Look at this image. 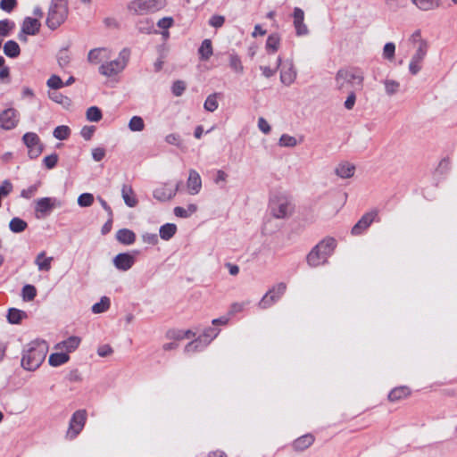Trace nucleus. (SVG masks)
Segmentation results:
<instances>
[{
    "instance_id": "1",
    "label": "nucleus",
    "mask_w": 457,
    "mask_h": 457,
    "mask_svg": "<svg viewBox=\"0 0 457 457\" xmlns=\"http://www.w3.org/2000/svg\"><path fill=\"white\" fill-rule=\"evenodd\" d=\"M129 55V50L124 48L113 58V52L111 49L99 47L88 52L87 61L93 64L101 63L99 73L105 78H113L125 69Z\"/></svg>"
},
{
    "instance_id": "2",
    "label": "nucleus",
    "mask_w": 457,
    "mask_h": 457,
    "mask_svg": "<svg viewBox=\"0 0 457 457\" xmlns=\"http://www.w3.org/2000/svg\"><path fill=\"white\" fill-rule=\"evenodd\" d=\"M48 352V345L45 341L29 342L23 349L21 367L29 371L36 370L44 361Z\"/></svg>"
},
{
    "instance_id": "3",
    "label": "nucleus",
    "mask_w": 457,
    "mask_h": 457,
    "mask_svg": "<svg viewBox=\"0 0 457 457\" xmlns=\"http://www.w3.org/2000/svg\"><path fill=\"white\" fill-rule=\"evenodd\" d=\"M337 246V241L333 237H326L321 240L307 255V262L312 267H318L327 262Z\"/></svg>"
},
{
    "instance_id": "4",
    "label": "nucleus",
    "mask_w": 457,
    "mask_h": 457,
    "mask_svg": "<svg viewBox=\"0 0 457 457\" xmlns=\"http://www.w3.org/2000/svg\"><path fill=\"white\" fill-rule=\"evenodd\" d=\"M364 75L357 70H340L336 75V83L339 89L348 87L361 90L363 87Z\"/></svg>"
},
{
    "instance_id": "5",
    "label": "nucleus",
    "mask_w": 457,
    "mask_h": 457,
    "mask_svg": "<svg viewBox=\"0 0 457 457\" xmlns=\"http://www.w3.org/2000/svg\"><path fill=\"white\" fill-rule=\"evenodd\" d=\"M270 215L276 219L287 218L293 212V205L288 197L283 195H273L269 202Z\"/></svg>"
},
{
    "instance_id": "6",
    "label": "nucleus",
    "mask_w": 457,
    "mask_h": 457,
    "mask_svg": "<svg viewBox=\"0 0 457 457\" xmlns=\"http://www.w3.org/2000/svg\"><path fill=\"white\" fill-rule=\"evenodd\" d=\"M179 183L165 182L159 185L153 193L154 197L161 202L171 200L177 194Z\"/></svg>"
},
{
    "instance_id": "7",
    "label": "nucleus",
    "mask_w": 457,
    "mask_h": 457,
    "mask_svg": "<svg viewBox=\"0 0 457 457\" xmlns=\"http://www.w3.org/2000/svg\"><path fill=\"white\" fill-rule=\"evenodd\" d=\"M66 15V8L62 3L54 4L46 19L47 26L52 29H56L64 21Z\"/></svg>"
},
{
    "instance_id": "8",
    "label": "nucleus",
    "mask_w": 457,
    "mask_h": 457,
    "mask_svg": "<svg viewBox=\"0 0 457 457\" xmlns=\"http://www.w3.org/2000/svg\"><path fill=\"white\" fill-rule=\"evenodd\" d=\"M35 215L37 219L45 217L53 209L60 206V203L52 197H42L35 201Z\"/></svg>"
},
{
    "instance_id": "9",
    "label": "nucleus",
    "mask_w": 457,
    "mask_h": 457,
    "mask_svg": "<svg viewBox=\"0 0 457 457\" xmlns=\"http://www.w3.org/2000/svg\"><path fill=\"white\" fill-rule=\"evenodd\" d=\"M286 289L287 287L284 283L276 285L262 297L260 302V306L263 309L269 308L282 296Z\"/></svg>"
},
{
    "instance_id": "10",
    "label": "nucleus",
    "mask_w": 457,
    "mask_h": 457,
    "mask_svg": "<svg viewBox=\"0 0 457 457\" xmlns=\"http://www.w3.org/2000/svg\"><path fill=\"white\" fill-rule=\"evenodd\" d=\"M286 289L287 287L284 283L276 285L262 297L260 302V306L263 309L269 308L282 296Z\"/></svg>"
},
{
    "instance_id": "11",
    "label": "nucleus",
    "mask_w": 457,
    "mask_h": 457,
    "mask_svg": "<svg viewBox=\"0 0 457 457\" xmlns=\"http://www.w3.org/2000/svg\"><path fill=\"white\" fill-rule=\"evenodd\" d=\"M40 27V21H37V18L26 17L21 24L19 39L21 41H27L26 36L37 35L39 32Z\"/></svg>"
},
{
    "instance_id": "12",
    "label": "nucleus",
    "mask_w": 457,
    "mask_h": 457,
    "mask_svg": "<svg viewBox=\"0 0 457 457\" xmlns=\"http://www.w3.org/2000/svg\"><path fill=\"white\" fill-rule=\"evenodd\" d=\"M87 419V414L84 411H76L70 422L69 429L67 432L68 436L74 438L83 429Z\"/></svg>"
},
{
    "instance_id": "13",
    "label": "nucleus",
    "mask_w": 457,
    "mask_h": 457,
    "mask_svg": "<svg viewBox=\"0 0 457 457\" xmlns=\"http://www.w3.org/2000/svg\"><path fill=\"white\" fill-rule=\"evenodd\" d=\"M23 142L28 147L29 155L31 158L37 157L42 153V146L40 145L39 137L33 132L24 134Z\"/></svg>"
},
{
    "instance_id": "14",
    "label": "nucleus",
    "mask_w": 457,
    "mask_h": 457,
    "mask_svg": "<svg viewBox=\"0 0 457 457\" xmlns=\"http://www.w3.org/2000/svg\"><path fill=\"white\" fill-rule=\"evenodd\" d=\"M19 123L18 112L12 108L4 110L0 114V128L10 130L17 127Z\"/></svg>"
},
{
    "instance_id": "15",
    "label": "nucleus",
    "mask_w": 457,
    "mask_h": 457,
    "mask_svg": "<svg viewBox=\"0 0 457 457\" xmlns=\"http://www.w3.org/2000/svg\"><path fill=\"white\" fill-rule=\"evenodd\" d=\"M428 53V48H417L411 56L409 63V71L412 75H416L422 68V62Z\"/></svg>"
},
{
    "instance_id": "16",
    "label": "nucleus",
    "mask_w": 457,
    "mask_h": 457,
    "mask_svg": "<svg viewBox=\"0 0 457 457\" xmlns=\"http://www.w3.org/2000/svg\"><path fill=\"white\" fill-rule=\"evenodd\" d=\"M202 189V179L199 173L195 170H190L187 180V190L191 195H195Z\"/></svg>"
},
{
    "instance_id": "17",
    "label": "nucleus",
    "mask_w": 457,
    "mask_h": 457,
    "mask_svg": "<svg viewBox=\"0 0 457 457\" xmlns=\"http://www.w3.org/2000/svg\"><path fill=\"white\" fill-rule=\"evenodd\" d=\"M81 338L76 336H71L66 340H63L62 342H59L54 345V349L56 351H62L64 353H67L69 355L70 353H73L80 345Z\"/></svg>"
},
{
    "instance_id": "18",
    "label": "nucleus",
    "mask_w": 457,
    "mask_h": 457,
    "mask_svg": "<svg viewBox=\"0 0 457 457\" xmlns=\"http://www.w3.org/2000/svg\"><path fill=\"white\" fill-rule=\"evenodd\" d=\"M411 3L417 10L424 12L436 11L442 5L441 0H411Z\"/></svg>"
},
{
    "instance_id": "19",
    "label": "nucleus",
    "mask_w": 457,
    "mask_h": 457,
    "mask_svg": "<svg viewBox=\"0 0 457 457\" xmlns=\"http://www.w3.org/2000/svg\"><path fill=\"white\" fill-rule=\"evenodd\" d=\"M294 26L298 36H304L308 34V28L303 22L304 12L301 8L295 7L293 13Z\"/></svg>"
},
{
    "instance_id": "20",
    "label": "nucleus",
    "mask_w": 457,
    "mask_h": 457,
    "mask_svg": "<svg viewBox=\"0 0 457 457\" xmlns=\"http://www.w3.org/2000/svg\"><path fill=\"white\" fill-rule=\"evenodd\" d=\"M376 212H368L364 214L360 220L352 228V235L357 236L361 234L364 230H366L370 224L373 222Z\"/></svg>"
},
{
    "instance_id": "21",
    "label": "nucleus",
    "mask_w": 457,
    "mask_h": 457,
    "mask_svg": "<svg viewBox=\"0 0 457 457\" xmlns=\"http://www.w3.org/2000/svg\"><path fill=\"white\" fill-rule=\"evenodd\" d=\"M135 262V258L133 255L124 253L117 254L113 259L114 266L122 271H126L129 270Z\"/></svg>"
},
{
    "instance_id": "22",
    "label": "nucleus",
    "mask_w": 457,
    "mask_h": 457,
    "mask_svg": "<svg viewBox=\"0 0 457 457\" xmlns=\"http://www.w3.org/2000/svg\"><path fill=\"white\" fill-rule=\"evenodd\" d=\"M296 78V71L292 62H286L283 63L280 71L281 82L287 86L291 85Z\"/></svg>"
},
{
    "instance_id": "23",
    "label": "nucleus",
    "mask_w": 457,
    "mask_h": 457,
    "mask_svg": "<svg viewBox=\"0 0 457 457\" xmlns=\"http://www.w3.org/2000/svg\"><path fill=\"white\" fill-rule=\"evenodd\" d=\"M355 166L350 162H343L337 164L335 173L341 179H350L353 177Z\"/></svg>"
},
{
    "instance_id": "24",
    "label": "nucleus",
    "mask_w": 457,
    "mask_h": 457,
    "mask_svg": "<svg viewBox=\"0 0 457 457\" xmlns=\"http://www.w3.org/2000/svg\"><path fill=\"white\" fill-rule=\"evenodd\" d=\"M54 258L52 256H46V252L39 253L36 259L35 264L40 271H49L52 267V262Z\"/></svg>"
},
{
    "instance_id": "25",
    "label": "nucleus",
    "mask_w": 457,
    "mask_h": 457,
    "mask_svg": "<svg viewBox=\"0 0 457 457\" xmlns=\"http://www.w3.org/2000/svg\"><path fill=\"white\" fill-rule=\"evenodd\" d=\"M70 360V355L67 353L57 351L56 353H53L50 354L48 358L49 365L52 367H58L68 362Z\"/></svg>"
},
{
    "instance_id": "26",
    "label": "nucleus",
    "mask_w": 457,
    "mask_h": 457,
    "mask_svg": "<svg viewBox=\"0 0 457 457\" xmlns=\"http://www.w3.org/2000/svg\"><path fill=\"white\" fill-rule=\"evenodd\" d=\"M117 240L123 245H132L136 240L135 233L128 228H122L118 230L116 234Z\"/></svg>"
},
{
    "instance_id": "27",
    "label": "nucleus",
    "mask_w": 457,
    "mask_h": 457,
    "mask_svg": "<svg viewBox=\"0 0 457 457\" xmlns=\"http://www.w3.org/2000/svg\"><path fill=\"white\" fill-rule=\"evenodd\" d=\"M121 195L129 207H135L137 204L136 195L130 187L124 186L121 190Z\"/></svg>"
},
{
    "instance_id": "28",
    "label": "nucleus",
    "mask_w": 457,
    "mask_h": 457,
    "mask_svg": "<svg viewBox=\"0 0 457 457\" xmlns=\"http://www.w3.org/2000/svg\"><path fill=\"white\" fill-rule=\"evenodd\" d=\"M220 94L213 93L209 95L204 104V108L210 112H215L219 107Z\"/></svg>"
},
{
    "instance_id": "29",
    "label": "nucleus",
    "mask_w": 457,
    "mask_h": 457,
    "mask_svg": "<svg viewBox=\"0 0 457 457\" xmlns=\"http://www.w3.org/2000/svg\"><path fill=\"white\" fill-rule=\"evenodd\" d=\"M4 53L10 58H15L19 56L21 53L20 46L17 42L9 40L4 46Z\"/></svg>"
},
{
    "instance_id": "30",
    "label": "nucleus",
    "mask_w": 457,
    "mask_h": 457,
    "mask_svg": "<svg viewBox=\"0 0 457 457\" xmlns=\"http://www.w3.org/2000/svg\"><path fill=\"white\" fill-rule=\"evenodd\" d=\"M198 52L202 60L208 61L213 54L212 41L210 39H204Z\"/></svg>"
},
{
    "instance_id": "31",
    "label": "nucleus",
    "mask_w": 457,
    "mask_h": 457,
    "mask_svg": "<svg viewBox=\"0 0 457 457\" xmlns=\"http://www.w3.org/2000/svg\"><path fill=\"white\" fill-rule=\"evenodd\" d=\"M411 391L407 386H399L394 388L388 395V398L390 401H398L407 397L410 395Z\"/></svg>"
},
{
    "instance_id": "32",
    "label": "nucleus",
    "mask_w": 457,
    "mask_h": 457,
    "mask_svg": "<svg viewBox=\"0 0 457 457\" xmlns=\"http://www.w3.org/2000/svg\"><path fill=\"white\" fill-rule=\"evenodd\" d=\"M415 49L417 48H428V42L421 37L420 30H415L409 38Z\"/></svg>"
},
{
    "instance_id": "33",
    "label": "nucleus",
    "mask_w": 457,
    "mask_h": 457,
    "mask_svg": "<svg viewBox=\"0 0 457 457\" xmlns=\"http://www.w3.org/2000/svg\"><path fill=\"white\" fill-rule=\"evenodd\" d=\"M197 211V205L195 204H190L187 208H183L180 206H177L174 208V214L177 217L180 218H187L194 214Z\"/></svg>"
},
{
    "instance_id": "34",
    "label": "nucleus",
    "mask_w": 457,
    "mask_h": 457,
    "mask_svg": "<svg viewBox=\"0 0 457 457\" xmlns=\"http://www.w3.org/2000/svg\"><path fill=\"white\" fill-rule=\"evenodd\" d=\"M177 231V226L173 223H166L160 228V237L163 240L170 239Z\"/></svg>"
},
{
    "instance_id": "35",
    "label": "nucleus",
    "mask_w": 457,
    "mask_h": 457,
    "mask_svg": "<svg viewBox=\"0 0 457 457\" xmlns=\"http://www.w3.org/2000/svg\"><path fill=\"white\" fill-rule=\"evenodd\" d=\"M26 317L25 312L16 308L10 309L7 315L8 321L12 324H18Z\"/></svg>"
},
{
    "instance_id": "36",
    "label": "nucleus",
    "mask_w": 457,
    "mask_h": 457,
    "mask_svg": "<svg viewBox=\"0 0 457 457\" xmlns=\"http://www.w3.org/2000/svg\"><path fill=\"white\" fill-rule=\"evenodd\" d=\"M313 441L312 435H304L295 441L294 446L296 450L303 451L312 445Z\"/></svg>"
},
{
    "instance_id": "37",
    "label": "nucleus",
    "mask_w": 457,
    "mask_h": 457,
    "mask_svg": "<svg viewBox=\"0 0 457 457\" xmlns=\"http://www.w3.org/2000/svg\"><path fill=\"white\" fill-rule=\"evenodd\" d=\"M228 65L236 74L241 75L244 73V65L239 56L231 54L228 58Z\"/></svg>"
},
{
    "instance_id": "38",
    "label": "nucleus",
    "mask_w": 457,
    "mask_h": 457,
    "mask_svg": "<svg viewBox=\"0 0 457 457\" xmlns=\"http://www.w3.org/2000/svg\"><path fill=\"white\" fill-rule=\"evenodd\" d=\"M129 129L132 132H140L145 129V122L139 116H133L129 121Z\"/></svg>"
},
{
    "instance_id": "39",
    "label": "nucleus",
    "mask_w": 457,
    "mask_h": 457,
    "mask_svg": "<svg viewBox=\"0 0 457 457\" xmlns=\"http://www.w3.org/2000/svg\"><path fill=\"white\" fill-rule=\"evenodd\" d=\"M110 307V300L108 297L106 296H104L101 298L100 302L95 303L93 306H92V312L94 313H102V312H104L105 311H107Z\"/></svg>"
},
{
    "instance_id": "40",
    "label": "nucleus",
    "mask_w": 457,
    "mask_h": 457,
    "mask_svg": "<svg viewBox=\"0 0 457 457\" xmlns=\"http://www.w3.org/2000/svg\"><path fill=\"white\" fill-rule=\"evenodd\" d=\"M280 45V37L278 34H271L268 37L266 42V48L269 51L275 52L278 49Z\"/></svg>"
},
{
    "instance_id": "41",
    "label": "nucleus",
    "mask_w": 457,
    "mask_h": 457,
    "mask_svg": "<svg viewBox=\"0 0 457 457\" xmlns=\"http://www.w3.org/2000/svg\"><path fill=\"white\" fill-rule=\"evenodd\" d=\"M86 116L87 120L97 122L102 119V112L98 107L92 106L87 110Z\"/></svg>"
},
{
    "instance_id": "42",
    "label": "nucleus",
    "mask_w": 457,
    "mask_h": 457,
    "mask_svg": "<svg viewBox=\"0 0 457 457\" xmlns=\"http://www.w3.org/2000/svg\"><path fill=\"white\" fill-rule=\"evenodd\" d=\"M9 227L12 232L20 233L27 228V222L20 218H13L10 221Z\"/></svg>"
},
{
    "instance_id": "43",
    "label": "nucleus",
    "mask_w": 457,
    "mask_h": 457,
    "mask_svg": "<svg viewBox=\"0 0 457 457\" xmlns=\"http://www.w3.org/2000/svg\"><path fill=\"white\" fill-rule=\"evenodd\" d=\"M297 144V139L287 134H283L278 140V145L283 147H295Z\"/></svg>"
},
{
    "instance_id": "44",
    "label": "nucleus",
    "mask_w": 457,
    "mask_h": 457,
    "mask_svg": "<svg viewBox=\"0 0 457 457\" xmlns=\"http://www.w3.org/2000/svg\"><path fill=\"white\" fill-rule=\"evenodd\" d=\"M384 86L388 96L396 94L400 88V83L395 79H386L384 81Z\"/></svg>"
},
{
    "instance_id": "45",
    "label": "nucleus",
    "mask_w": 457,
    "mask_h": 457,
    "mask_svg": "<svg viewBox=\"0 0 457 457\" xmlns=\"http://www.w3.org/2000/svg\"><path fill=\"white\" fill-rule=\"evenodd\" d=\"M70 133L71 129L69 127L62 125L54 129V137L59 140H64L70 136Z\"/></svg>"
},
{
    "instance_id": "46",
    "label": "nucleus",
    "mask_w": 457,
    "mask_h": 457,
    "mask_svg": "<svg viewBox=\"0 0 457 457\" xmlns=\"http://www.w3.org/2000/svg\"><path fill=\"white\" fill-rule=\"evenodd\" d=\"M94 203V196L92 194L84 193L78 197V204L81 207L91 206Z\"/></svg>"
},
{
    "instance_id": "47",
    "label": "nucleus",
    "mask_w": 457,
    "mask_h": 457,
    "mask_svg": "<svg viewBox=\"0 0 457 457\" xmlns=\"http://www.w3.org/2000/svg\"><path fill=\"white\" fill-rule=\"evenodd\" d=\"M37 290L34 286L27 285L22 288V298L25 301H31L35 298Z\"/></svg>"
},
{
    "instance_id": "48",
    "label": "nucleus",
    "mask_w": 457,
    "mask_h": 457,
    "mask_svg": "<svg viewBox=\"0 0 457 457\" xmlns=\"http://www.w3.org/2000/svg\"><path fill=\"white\" fill-rule=\"evenodd\" d=\"M395 45L394 43H386L383 48V57L392 61L395 57Z\"/></svg>"
},
{
    "instance_id": "49",
    "label": "nucleus",
    "mask_w": 457,
    "mask_h": 457,
    "mask_svg": "<svg viewBox=\"0 0 457 457\" xmlns=\"http://www.w3.org/2000/svg\"><path fill=\"white\" fill-rule=\"evenodd\" d=\"M14 24L8 20L0 21V37H7Z\"/></svg>"
},
{
    "instance_id": "50",
    "label": "nucleus",
    "mask_w": 457,
    "mask_h": 457,
    "mask_svg": "<svg viewBox=\"0 0 457 457\" xmlns=\"http://www.w3.org/2000/svg\"><path fill=\"white\" fill-rule=\"evenodd\" d=\"M47 87L53 89H59L64 86V83L61 79V78L57 75H52L47 82Z\"/></svg>"
},
{
    "instance_id": "51",
    "label": "nucleus",
    "mask_w": 457,
    "mask_h": 457,
    "mask_svg": "<svg viewBox=\"0 0 457 457\" xmlns=\"http://www.w3.org/2000/svg\"><path fill=\"white\" fill-rule=\"evenodd\" d=\"M157 25L159 28L167 30L169 28H170L173 25V19L171 17H164L157 22ZM162 35L167 37L169 36V32L165 31L162 33Z\"/></svg>"
},
{
    "instance_id": "52",
    "label": "nucleus",
    "mask_w": 457,
    "mask_h": 457,
    "mask_svg": "<svg viewBox=\"0 0 457 457\" xmlns=\"http://www.w3.org/2000/svg\"><path fill=\"white\" fill-rule=\"evenodd\" d=\"M39 186H40V182H38L35 185H32L26 189H23L21 193V195L26 199L31 198L32 196H34L36 195Z\"/></svg>"
},
{
    "instance_id": "53",
    "label": "nucleus",
    "mask_w": 457,
    "mask_h": 457,
    "mask_svg": "<svg viewBox=\"0 0 457 457\" xmlns=\"http://www.w3.org/2000/svg\"><path fill=\"white\" fill-rule=\"evenodd\" d=\"M279 62H280L279 59H278L276 61L275 64L273 65V67L262 65L261 70L262 71L263 76L266 78H270V77L273 76L279 65Z\"/></svg>"
},
{
    "instance_id": "54",
    "label": "nucleus",
    "mask_w": 457,
    "mask_h": 457,
    "mask_svg": "<svg viewBox=\"0 0 457 457\" xmlns=\"http://www.w3.org/2000/svg\"><path fill=\"white\" fill-rule=\"evenodd\" d=\"M12 190V184L5 179L2 182L1 186H0V195L2 197H5L7 196Z\"/></svg>"
},
{
    "instance_id": "55",
    "label": "nucleus",
    "mask_w": 457,
    "mask_h": 457,
    "mask_svg": "<svg viewBox=\"0 0 457 457\" xmlns=\"http://www.w3.org/2000/svg\"><path fill=\"white\" fill-rule=\"evenodd\" d=\"M70 55L66 50H62L58 54V63L61 67H65L70 63Z\"/></svg>"
},
{
    "instance_id": "56",
    "label": "nucleus",
    "mask_w": 457,
    "mask_h": 457,
    "mask_svg": "<svg viewBox=\"0 0 457 457\" xmlns=\"http://www.w3.org/2000/svg\"><path fill=\"white\" fill-rule=\"evenodd\" d=\"M50 98L54 100V102L61 104L62 105H69L70 104V99L66 96H63L57 93H53L49 95Z\"/></svg>"
},
{
    "instance_id": "57",
    "label": "nucleus",
    "mask_w": 457,
    "mask_h": 457,
    "mask_svg": "<svg viewBox=\"0 0 457 457\" xmlns=\"http://www.w3.org/2000/svg\"><path fill=\"white\" fill-rule=\"evenodd\" d=\"M142 240L144 243L154 245L158 243V237L156 234L153 233H145L142 236Z\"/></svg>"
},
{
    "instance_id": "58",
    "label": "nucleus",
    "mask_w": 457,
    "mask_h": 457,
    "mask_svg": "<svg viewBox=\"0 0 457 457\" xmlns=\"http://www.w3.org/2000/svg\"><path fill=\"white\" fill-rule=\"evenodd\" d=\"M185 89L186 86L183 81H176L172 86V92L177 96H181Z\"/></svg>"
},
{
    "instance_id": "59",
    "label": "nucleus",
    "mask_w": 457,
    "mask_h": 457,
    "mask_svg": "<svg viewBox=\"0 0 457 457\" xmlns=\"http://www.w3.org/2000/svg\"><path fill=\"white\" fill-rule=\"evenodd\" d=\"M258 128L264 134H269L270 131V126L269 122L262 117L258 119Z\"/></svg>"
},
{
    "instance_id": "60",
    "label": "nucleus",
    "mask_w": 457,
    "mask_h": 457,
    "mask_svg": "<svg viewBox=\"0 0 457 457\" xmlns=\"http://www.w3.org/2000/svg\"><path fill=\"white\" fill-rule=\"evenodd\" d=\"M57 161L58 156L56 154H51L44 158V163L48 169L54 168L56 165Z\"/></svg>"
},
{
    "instance_id": "61",
    "label": "nucleus",
    "mask_w": 457,
    "mask_h": 457,
    "mask_svg": "<svg viewBox=\"0 0 457 457\" xmlns=\"http://www.w3.org/2000/svg\"><path fill=\"white\" fill-rule=\"evenodd\" d=\"M94 132H95V127L85 126L82 128L80 134L84 139L89 140L92 137Z\"/></svg>"
},
{
    "instance_id": "62",
    "label": "nucleus",
    "mask_w": 457,
    "mask_h": 457,
    "mask_svg": "<svg viewBox=\"0 0 457 457\" xmlns=\"http://www.w3.org/2000/svg\"><path fill=\"white\" fill-rule=\"evenodd\" d=\"M227 179H228V174L224 170H220L216 173V177L214 179V182H215L216 185L220 186V185L226 183Z\"/></svg>"
},
{
    "instance_id": "63",
    "label": "nucleus",
    "mask_w": 457,
    "mask_h": 457,
    "mask_svg": "<svg viewBox=\"0 0 457 457\" xmlns=\"http://www.w3.org/2000/svg\"><path fill=\"white\" fill-rule=\"evenodd\" d=\"M16 5V0H2L0 7L2 10L11 12Z\"/></svg>"
},
{
    "instance_id": "64",
    "label": "nucleus",
    "mask_w": 457,
    "mask_h": 457,
    "mask_svg": "<svg viewBox=\"0 0 457 457\" xmlns=\"http://www.w3.org/2000/svg\"><path fill=\"white\" fill-rule=\"evenodd\" d=\"M225 19L220 15H214L210 19V25L215 28H220L223 25Z\"/></svg>"
}]
</instances>
